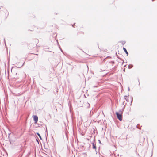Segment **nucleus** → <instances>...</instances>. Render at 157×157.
Segmentation results:
<instances>
[{
	"mask_svg": "<svg viewBox=\"0 0 157 157\" xmlns=\"http://www.w3.org/2000/svg\"><path fill=\"white\" fill-rule=\"evenodd\" d=\"M124 98L125 100L128 102H132V98L131 96H126L124 97Z\"/></svg>",
	"mask_w": 157,
	"mask_h": 157,
	"instance_id": "1",
	"label": "nucleus"
},
{
	"mask_svg": "<svg viewBox=\"0 0 157 157\" xmlns=\"http://www.w3.org/2000/svg\"><path fill=\"white\" fill-rule=\"evenodd\" d=\"M116 114L117 115V117L118 119L120 121L122 120V112H121V113H119L117 112L116 113Z\"/></svg>",
	"mask_w": 157,
	"mask_h": 157,
	"instance_id": "2",
	"label": "nucleus"
},
{
	"mask_svg": "<svg viewBox=\"0 0 157 157\" xmlns=\"http://www.w3.org/2000/svg\"><path fill=\"white\" fill-rule=\"evenodd\" d=\"M33 120L35 121V123L36 124L38 121V117L37 116H34L33 117Z\"/></svg>",
	"mask_w": 157,
	"mask_h": 157,
	"instance_id": "3",
	"label": "nucleus"
},
{
	"mask_svg": "<svg viewBox=\"0 0 157 157\" xmlns=\"http://www.w3.org/2000/svg\"><path fill=\"white\" fill-rule=\"evenodd\" d=\"M93 144V149H96V145L94 144V143L92 144Z\"/></svg>",
	"mask_w": 157,
	"mask_h": 157,
	"instance_id": "4",
	"label": "nucleus"
},
{
	"mask_svg": "<svg viewBox=\"0 0 157 157\" xmlns=\"http://www.w3.org/2000/svg\"><path fill=\"white\" fill-rule=\"evenodd\" d=\"M123 49L124 50V52H125L126 54H127V55H128V52L126 49V48H123Z\"/></svg>",
	"mask_w": 157,
	"mask_h": 157,
	"instance_id": "5",
	"label": "nucleus"
},
{
	"mask_svg": "<svg viewBox=\"0 0 157 157\" xmlns=\"http://www.w3.org/2000/svg\"><path fill=\"white\" fill-rule=\"evenodd\" d=\"M37 134L38 135V136L41 139V136H40V135L39 133H37Z\"/></svg>",
	"mask_w": 157,
	"mask_h": 157,
	"instance_id": "6",
	"label": "nucleus"
},
{
	"mask_svg": "<svg viewBox=\"0 0 157 157\" xmlns=\"http://www.w3.org/2000/svg\"><path fill=\"white\" fill-rule=\"evenodd\" d=\"M6 13H7V16H8L9 15V13L8 12H7V11L6 10Z\"/></svg>",
	"mask_w": 157,
	"mask_h": 157,
	"instance_id": "7",
	"label": "nucleus"
}]
</instances>
